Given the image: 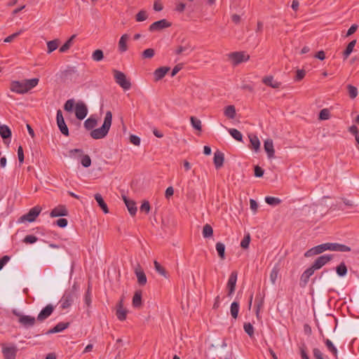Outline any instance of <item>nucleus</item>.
Returning a JSON list of instances; mask_svg holds the SVG:
<instances>
[{"instance_id":"nucleus-58","label":"nucleus","mask_w":359,"mask_h":359,"mask_svg":"<svg viewBox=\"0 0 359 359\" xmlns=\"http://www.w3.org/2000/svg\"><path fill=\"white\" fill-rule=\"evenodd\" d=\"M250 242V235L249 233H248L247 235H245L244 236V238H243V240L241 242V248H243L244 249L248 248Z\"/></svg>"},{"instance_id":"nucleus-21","label":"nucleus","mask_w":359,"mask_h":359,"mask_svg":"<svg viewBox=\"0 0 359 359\" xmlns=\"http://www.w3.org/2000/svg\"><path fill=\"white\" fill-rule=\"evenodd\" d=\"M264 148L269 158L271 159L275 158V150L273 148V140L271 139H267L264 141Z\"/></svg>"},{"instance_id":"nucleus-34","label":"nucleus","mask_w":359,"mask_h":359,"mask_svg":"<svg viewBox=\"0 0 359 359\" xmlns=\"http://www.w3.org/2000/svg\"><path fill=\"white\" fill-rule=\"evenodd\" d=\"M264 294L262 295L260 293L257 294L255 297L256 316L257 318L259 317L260 308L262 307L264 304Z\"/></svg>"},{"instance_id":"nucleus-52","label":"nucleus","mask_w":359,"mask_h":359,"mask_svg":"<svg viewBox=\"0 0 359 359\" xmlns=\"http://www.w3.org/2000/svg\"><path fill=\"white\" fill-rule=\"evenodd\" d=\"M155 55V50L153 48H147L142 53V57L143 59L152 58Z\"/></svg>"},{"instance_id":"nucleus-5","label":"nucleus","mask_w":359,"mask_h":359,"mask_svg":"<svg viewBox=\"0 0 359 359\" xmlns=\"http://www.w3.org/2000/svg\"><path fill=\"white\" fill-rule=\"evenodd\" d=\"M229 58L231 60L233 65L236 66L243 62L249 60L250 55L245 54L243 51L233 52L229 54Z\"/></svg>"},{"instance_id":"nucleus-54","label":"nucleus","mask_w":359,"mask_h":359,"mask_svg":"<svg viewBox=\"0 0 359 359\" xmlns=\"http://www.w3.org/2000/svg\"><path fill=\"white\" fill-rule=\"evenodd\" d=\"M245 332L250 337L254 335V327L250 323H245L243 325Z\"/></svg>"},{"instance_id":"nucleus-29","label":"nucleus","mask_w":359,"mask_h":359,"mask_svg":"<svg viewBox=\"0 0 359 359\" xmlns=\"http://www.w3.org/2000/svg\"><path fill=\"white\" fill-rule=\"evenodd\" d=\"M250 148L253 149L255 151H258L260 148V142L259 138L255 135H249Z\"/></svg>"},{"instance_id":"nucleus-8","label":"nucleus","mask_w":359,"mask_h":359,"mask_svg":"<svg viewBox=\"0 0 359 359\" xmlns=\"http://www.w3.org/2000/svg\"><path fill=\"white\" fill-rule=\"evenodd\" d=\"M332 259V255H324L318 257L313 264L311 265V267L313 268L314 271L320 269L323 266H324L326 264L330 262Z\"/></svg>"},{"instance_id":"nucleus-37","label":"nucleus","mask_w":359,"mask_h":359,"mask_svg":"<svg viewBox=\"0 0 359 359\" xmlns=\"http://www.w3.org/2000/svg\"><path fill=\"white\" fill-rule=\"evenodd\" d=\"M154 264L156 272H158L160 275L163 276L165 278H168V273L163 266H161L157 261H154Z\"/></svg>"},{"instance_id":"nucleus-7","label":"nucleus","mask_w":359,"mask_h":359,"mask_svg":"<svg viewBox=\"0 0 359 359\" xmlns=\"http://www.w3.org/2000/svg\"><path fill=\"white\" fill-rule=\"evenodd\" d=\"M13 314L19 318L18 322L25 327H32L36 323V319L33 316L22 315L16 311H13Z\"/></svg>"},{"instance_id":"nucleus-15","label":"nucleus","mask_w":359,"mask_h":359,"mask_svg":"<svg viewBox=\"0 0 359 359\" xmlns=\"http://www.w3.org/2000/svg\"><path fill=\"white\" fill-rule=\"evenodd\" d=\"M54 307L52 304H48L38 314L37 320L42 322L47 319L53 312Z\"/></svg>"},{"instance_id":"nucleus-48","label":"nucleus","mask_w":359,"mask_h":359,"mask_svg":"<svg viewBox=\"0 0 359 359\" xmlns=\"http://www.w3.org/2000/svg\"><path fill=\"white\" fill-rule=\"evenodd\" d=\"M229 133L235 140L239 142H242L243 135L239 130L235 128H231L229 130Z\"/></svg>"},{"instance_id":"nucleus-32","label":"nucleus","mask_w":359,"mask_h":359,"mask_svg":"<svg viewBox=\"0 0 359 359\" xmlns=\"http://www.w3.org/2000/svg\"><path fill=\"white\" fill-rule=\"evenodd\" d=\"M95 199L97 202L98 205L101 208V209L103 210L104 213L109 212V209L107 207V205L104 202L103 198L102 197L101 194H96L95 195Z\"/></svg>"},{"instance_id":"nucleus-23","label":"nucleus","mask_w":359,"mask_h":359,"mask_svg":"<svg viewBox=\"0 0 359 359\" xmlns=\"http://www.w3.org/2000/svg\"><path fill=\"white\" fill-rule=\"evenodd\" d=\"M129 38L130 36L127 34H124L121 36L118 43V49L121 53H125L128 50V47L127 45V41H128Z\"/></svg>"},{"instance_id":"nucleus-62","label":"nucleus","mask_w":359,"mask_h":359,"mask_svg":"<svg viewBox=\"0 0 359 359\" xmlns=\"http://www.w3.org/2000/svg\"><path fill=\"white\" fill-rule=\"evenodd\" d=\"M306 75V71L304 69H298L297 71L295 81H299L304 79Z\"/></svg>"},{"instance_id":"nucleus-43","label":"nucleus","mask_w":359,"mask_h":359,"mask_svg":"<svg viewBox=\"0 0 359 359\" xmlns=\"http://www.w3.org/2000/svg\"><path fill=\"white\" fill-rule=\"evenodd\" d=\"M58 45H59L58 39H54V40L48 41L47 42V48H48L47 53H50L53 51L55 50L57 48Z\"/></svg>"},{"instance_id":"nucleus-57","label":"nucleus","mask_w":359,"mask_h":359,"mask_svg":"<svg viewBox=\"0 0 359 359\" xmlns=\"http://www.w3.org/2000/svg\"><path fill=\"white\" fill-rule=\"evenodd\" d=\"M81 165L85 168H88L91 165V159L90 156L87 154L83 155L81 160Z\"/></svg>"},{"instance_id":"nucleus-33","label":"nucleus","mask_w":359,"mask_h":359,"mask_svg":"<svg viewBox=\"0 0 359 359\" xmlns=\"http://www.w3.org/2000/svg\"><path fill=\"white\" fill-rule=\"evenodd\" d=\"M224 116L229 118L233 119L236 117V111L233 105H229L224 108Z\"/></svg>"},{"instance_id":"nucleus-64","label":"nucleus","mask_w":359,"mask_h":359,"mask_svg":"<svg viewBox=\"0 0 359 359\" xmlns=\"http://www.w3.org/2000/svg\"><path fill=\"white\" fill-rule=\"evenodd\" d=\"M313 354L315 359H324L323 357V353L318 348H314L313 350Z\"/></svg>"},{"instance_id":"nucleus-61","label":"nucleus","mask_w":359,"mask_h":359,"mask_svg":"<svg viewBox=\"0 0 359 359\" xmlns=\"http://www.w3.org/2000/svg\"><path fill=\"white\" fill-rule=\"evenodd\" d=\"M74 106V100L70 99L66 101L64 105V109L67 111H71Z\"/></svg>"},{"instance_id":"nucleus-24","label":"nucleus","mask_w":359,"mask_h":359,"mask_svg":"<svg viewBox=\"0 0 359 359\" xmlns=\"http://www.w3.org/2000/svg\"><path fill=\"white\" fill-rule=\"evenodd\" d=\"M69 326V323H63L60 322L57 323L55 327H53L52 329H50L46 332V334H50L54 333H57L62 332L65 329H67Z\"/></svg>"},{"instance_id":"nucleus-27","label":"nucleus","mask_w":359,"mask_h":359,"mask_svg":"<svg viewBox=\"0 0 359 359\" xmlns=\"http://www.w3.org/2000/svg\"><path fill=\"white\" fill-rule=\"evenodd\" d=\"M182 43H184V44L179 46L175 50V53L177 55H181L182 53L187 55L193 50L189 42H184L183 41Z\"/></svg>"},{"instance_id":"nucleus-28","label":"nucleus","mask_w":359,"mask_h":359,"mask_svg":"<svg viewBox=\"0 0 359 359\" xmlns=\"http://www.w3.org/2000/svg\"><path fill=\"white\" fill-rule=\"evenodd\" d=\"M169 70L170 68L168 67H161L156 69L154 72L155 81H158L162 79Z\"/></svg>"},{"instance_id":"nucleus-11","label":"nucleus","mask_w":359,"mask_h":359,"mask_svg":"<svg viewBox=\"0 0 359 359\" xmlns=\"http://www.w3.org/2000/svg\"><path fill=\"white\" fill-rule=\"evenodd\" d=\"M57 124L60 132L65 136H69V129L65 123V119L62 116V111L58 109L56 115Z\"/></svg>"},{"instance_id":"nucleus-17","label":"nucleus","mask_w":359,"mask_h":359,"mask_svg":"<svg viewBox=\"0 0 359 359\" xmlns=\"http://www.w3.org/2000/svg\"><path fill=\"white\" fill-rule=\"evenodd\" d=\"M237 281V272H231L227 283L228 295L231 296L235 291Z\"/></svg>"},{"instance_id":"nucleus-38","label":"nucleus","mask_w":359,"mask_h":359,"mask_svg":"<svg viewBox=\"0 0 359 359\" xmlns=\"http://www.w3.org/2000/svg\"><path fill=\"white\" fill-rule=\"evenodd\" d=\"M83 125L86 130H93L97 125V120L90 116L84 121Z\"/></svg>"},{"instance_id":"nucleus-14","label":"nucleus","mask_w":359,"mask_h":359,"mask_svg":"<svg viewBox=\"0 0 359 359\" xmlns=\"http://www.w3.org/2000/svg\"><path fill=\"white\" fill-rule=\"evenodd\" d=\"M88 114V108L86 105L81 102L76 104L75 115L79 120H83Z\"/></svg>"},{"instance_id":"nucleus-49","label":"nucleus","mask_w":359,"mask_h":359,"mask_svg":"<svg viewBox=\"0 0 359 359\" xmlns=\"http://www.w3.org/2000/svg\"><path fill=\"white\" fill-rule=\"evenodd\" d=\"M265 202L270 205L276 206L281 203V200L276 197L266 196L265 198Z\"/></svg>"},{"instance_id":"nucleus-39","label":"nucleus","mask_w":359,"mask_h":359,"mask_svg":"<svg viewBox=\"0 0 359 359\" xmlns=\"http://www.w3.org/2000/svg\"><path fill=\"white\" fill-rule=\"evenodd\" d=\"M325 344L327 346L329 351H330L333 355L337 358V349L333 344V343L328 339L324 340Z\"/></svg>"},{"instance_id":"nucleus-55","label":"nucleus","mask_w":359,"mask_h":359,"mask_svg":"<svg viewBox=\"0 0 359 359\" xmlns=\"http://www.w3.org/2000/svg\"><path fill=\"white\" fill-rule=\"evenodd\" d=\"M330 117V112L328 109H323L319 113L320 120H327Z\"/></svg>"},{"instance_id":"nucleus-51","label":"nucleus","mask_w":359,"mask_h":359,"mask_svg":"<svg viewBox=\"0 0 359 359\" xmlns=\"http://www.w3.org/2000/svg\"><path fill=\"white\" fill-rule=\"evenodd\" d=\"M190 121L193 128L197 130H201V121L198 118L194 116H191L190 118Z\"/></svg>"},{"instance_id":"nucleus-10","label":"nucleus","mask_w":359,"mask_h":359,"mask_svg":"<svg viewBox=\"0 0 359 359\" xmlns=\"http://www.w3.org/2000/svg\"><path fill=\"white\" fill-rule=\"evenodd\" d=\"M74 291H66L60 300V307L62 309L69 308L74 302Z\"/></svg>"},{"instance_id":"nucleus-31","label":"nucleus","mask_w":359,"mask_h":359,"mask_svg":"<svg viewBox=\"0 0 359 359\" xmlns=\"http://www.w3.org/2000/svg\"><path fill=\"white\" fill-rule=\"evenodd\" d=\"M356 44V40L354 39L351 41L346 46V49L344 50L342 55L344 60H346L351 53L353 52V50Z\"/></svg>"},{"instance_id":"nucleus-56","label":"nucleus","mask_w":359,"mask_h":359,"mask_svg":"<svg viewBox=\"0 0 359 359\" xmlns=\"http://www.w3.org/2000/svg\"><path fill=\"white\" fill-rule=\"evenodd\" d=\"M150 209L151 206L148 201H144L140 208V212H144L145 214H148L150 211Z\"/></svg>"},{"instance_id":"nucleus-53","label":"nucleus","mask_w":359,"mask_h":359,"mask_svg":"<svg viewBox=\"0 0 359 359\" xmlns=\"http://www.w3.org/2000/svg\"><path fill=\"white\" fill-rule=\"evenodd\" d=\"M278 272H279V269L276 266L273 267V269L271 270V273H270V280L272 284L276 283V281L278 278Z\"/></svg>"},{"instance_id":"nucleus-63","label":"nucleus","mask_w":359,"mask_h":359,"mask_svg":"<svg viewBox=\"0 0 359 359\" xmlns=\"http://www.w3.org/2000/svg\"><path fill=\"white\" fill-rule=\"evenodd\" d=\"M163 9V4L160 0H155L154 3V10L155 11L159 12Z\"/></svg>"},{"instance_id":"nucleus-47","label":"nucleus","mask_w":359,"mask_h":359,"mask_svg":"<svg viewBox=\"0 0 359 359\" xmlns=\"http://www.w3.org/2000/svg\"><path fill=\"white\" fill-rule=\"evenodd\" d=\"M92 59L95 62H100L104 59V53L100 49L95 50L92 54Z\"/></svg>"},{"instance_id":"nucleus-13","label":"nucleus","mask_w":359,"mask_h":359,"mask_svg":"<svg viewBox=\"0 0 359 359\" xmlns=\"http://www.w3.org/2000/svg\"><path fill=\"white\" fill-rule=\"evenodd\" d=\"M172 25L171 22L165 19H162L153 22L149 27L150 32L160 31L164 28L170 27Z\"/></svg>"},{"instance_id":"nucleus-2","label":"nucleus","mask_w":359,"mask_h":359,"mask_svg":"<svg viewBox=\"0 0 359 359\" xmlns=\"http://www.w3.org/2000/svg\"><path fill=\"white\" fill-rule=\"evenodd\" d=\"M111 121L112 114L110 111H107L102 126L99 128L92 130L90 137L95 140H100L107 136L111 125Z\"/></svg>"},{"instance_id":"nucleus-25","label":"nucleus","mask_w":359,"mask_h":359,"mask_svg":"<svg viewBox=\"0 0 359 359\" xmlns=\"http://www.w3.org/2000/svg\"><path fill=\"white\" fill-rule=\"evenodd\" d=\"M214 164L216 169H219L223 166L224 156V154L219 151H217L214 155Z\"/></svg>"},{"instance_id":"nucleus-16","label":"nucleus","mask_w":359,"mask_h":359,"mask_svg":"<svg viewBox=\"0 0 359 359\" xmlns=\"http://www.w3.org/2000/svg\"><path fill=\"white\" fill-rule=\"evenodd\" d=\"M135 273L137 278V283L140 286H144L147 284V279L146 274L140 264H137L135 269Z\"/></svg>"},{"instance_id":"nucleus-9","label":"nucleus","mask_w":359,"mask_h":359,"mask_svg":"<svg viewBox=\"0 0 359 359\" xmlns=\"http://www.w3.org/2000/svg\"><path fill=\"white\" fill-rule=\"evenodd\" d=\"M326 250H329L328 243L320 244V245H316L313 248H311V249L308 250L304 253V257H313V256L321 254Z\"/></svg>"},{"instance_id":"nucleus-50","label":"nucleus","mask_w":359,"mask_h":359,"mask_svg":"<svg viewBox=\"0 0 359 359\" xmlns=\"http://www.w3.org/2000/svg\"><path fill=\"white\" fill-rule=\"evenodd\" d=\"M148 18V15L146 11L141 10L135 15V20L137 22H142Z\"/></svg>"},{"instance_id":"nucleus-6","label":"nucleus","mask_w":359,"mask_h":359,"mask_svg":"<svg viewBox=\"0 0 359 359\" xmlns=\"http://www.w3.org/2000/svg\"><path fill=\"white\" fill-rule=\"evenodd\" d=\"M1 347L4 359H15L18 351L15 345L7 346L6 344H2Z\"/></svg>"},{"instance_id":"nucleus-18","label":"nucleus","mask_w":359,"mask_h":359,"mask_svg":"<svg viewBox=\"0 0 359 359\" xmlns=\"http://www.w3.org/2000/svg\"><path fill=\"white\" fill-rule=\"evenodd\" d=\"M67 215L68 210L64 205H60L57 207L53 208L50 213V216L51 217H57Z\"/></svg>"},{"instance_id":"nucleus-19","label":"nucleus","mask_w":359,"mask_h":359,"mask_svg":"<svg viewBox=\"0 0 359 359\" xmlns=\"http://www.w3.org/2000/svg\"><path fill=\"white\" fill-rule=\"evenodd\" d=\"M314 270L311 266L306 269L300 277V286L305 287L309 283L310 277L314 273Z\"/></svg>"},{"instance_id":"nucleus-1","label":"nucleus","mask_w":359,"mask_h":359,"mask_svg":"<svg viewBox=\"0 0 359 359\" xmlns=\"http://www.w3.org/2000/svg\"><path fill=\"white\" fill-rule=\"evenodd\" d=\"M39 81V79L37 78L25 79L22 81H13L11 83L10 90L18 94H25L36 86Z\"/></svg>"},{"instance_id":"nucleus-36","label":"nucleus","mask_w":359,"mask_h":359,"mask_svg":"<svg viewBox=\"0 0 359 359\" xmlns=\"http://www.w3.org/2000/svg\"><path fill=\"white\" fill-rule=\"evenodd\" d=\"M12 133L11 129L6 125H2L0 126V135L4 139H8L11 137Z\"/></svg>"},{"instance_id":"nucleus-40","label":"nucleus","mask_w":359,"mask_h":359,"mask_svg":"<svg viewBox=\"0 0 359 359\" xmlns=\"http://www.w3.org/2000/svg\"><path fill=\"white\" fill-rule=\"evenodd\" d=\"M346 88L348 90V96L351 99H355L358 96V91L355 86L351 84H348L346 86Z\"/></svg>"},{"instance_id":"nucleus-30","label":"nucleus","mask_w":359,"mask_h":359,"mask_svg":"<svg viewBox=\"0 0 359 359\" xmlns=\"http://www.w3.org/2000/svg\"><path fill=\"white\" fill-rule=\"evenodd\" d=\"M142 290L135 291L133 298V306L135 308H139L142 306Z\"/></svg>"},{"instance_id":"nucleus-20","label":"nucleus","mask_w":359,"mask_h":359,"mask_svg":"<svg viewBox=\"0 0 359 359\" xmlns=\"http://www.w3.org/2000/svg\"><path fill=\"white\" fill-rule=\"evenodd\" d=\"M123 200L128 208L130 215L132 217H134L136 215L137 210L136 203L133 200L129 199L126 196H123Z\"/></svg>"},{"instance_id":"nucleus-41","label":"nucleus","mask_w":359,"mask_h":359,"mask_svg":"<svg viewBox=\"0 0 359 359\" xmlns=\"http://www.w3.org/2000/svg\"><path fill=\"white\" fill-rule=\"evenodd\" d=\"M216 250L218 253V256L221 259H225V245L221 243L218 242L216 243Z\"/></svg>"},{"instance_id":"nucleus-35","label":"nucleus","mask_w":359,"mask_h":359,"mask_svg":"<svg viewBox=\"0 0 359 359\" xmlns=\"http://www.w3.org/2000/svg\"><path fill=\"white\" fill-rule=\"evenodd\" d=\"M76 34H73L72 36H71V37L60 48L59 51L60 53L67 52L73 45V41L76 38Z\"/></svg>"},{"instance_id":"nucleus-59","label":"nucleus","mask_w":359,"mask_h":359,"mask_svg":"<svg viewBox=\"0 0 359 359\" xmlns=\"http://www.w3.org/2000/svg\"><path fill=\"white\" fill-rule=\"evenodd\" d=\"M37 241L38 238L34 235H27L23 239V242L27 244H33Z\"/></svg>"},{"instance_id":"nucleus-12","label":"nucleus","mask_w":359,"mask_h":359,"mask_svg":"<svg viewBox=\"0 0 359 359\" xmlns=\"http://www.w3.org/2000/svg\"><path fill=\"white\" fill-rule=\"evenodd\" d=\"M128 312V310L123 307V297H122L116 304V316L119 320L123 321L126 319Z\"/></svg>"},{"instance_id":"nucleus-46","label":"nucleus","mask_w":359,"mask_h":359,"mask_svg":"<svg viewBox=\"0 0 359 359\" xmlns=\"http://www.w3.org/2000/svg\"><path fill=\"white\" fill-rule=\"evenodd\" d=\"M337 273L339 276H344L347 273V267L344 262H341L336 268Z\"/></svg>"},{"instance_id":"nucleus-22","label":"nucleus","mask_w":359,"mask_h":359,"mask_svg":"<svg viewBox=\"0 0 359 359\" xmlns=\"http://www.w3.org/2000/svg\"><path fill=\"white\" fill-rule=\"evenodd\" d=\"M328 249L332 251L337 252H350L351 248L340 243H328Z\"/></svg>"},{"instance_id":"nucleus-42","label":"nucleus","mask_w":359,"mask_h":359,"mask_svg":"<svg viewBox=\"0 0 359 359\" xmlns=\"http://www.w3.org/2000/svg\"><path fill=\"white\" fill-rule=\"evenodd\" d=\"M203 236L204 238H210L213 236V229L210 224H206L203 226Z\"/></svg>"},{"instance_id":"nucleus-60","label":"nucleus","mask_w":359,"mask_h":359,"mask_svg":"<svg viewBox=\"0 0 359 359\" xmlns=\"http://www.w3.org/2000/svg\"><path fill=\"white\" fill-rule=\"evenodd\" d=\"M23 30L20 29V31L11 34L10 36L5 38L4 41L5 43H10L13 41L15 38H17L20 34H21Z\"/></svg>"},{"instance_id":"nucleus-3","label":"nucleus","mask_w":359,"mask_h":359,"mask_svg":"<svg viewBox=\"0 0 359 359\" xmlns=\"http://www.w3.org/2000/svg\"><path fill=\"white\" fill-rule=\"evenodd\" d=\"M113 74L116 83L124 90H128L131 88V83L130 80L126 78V76L123 72L114 69Z\"/></svg>"},{"instance_id":"nucleus-26","label":"nucleus","mask_w":359,"mask_h":359,"mask_svg":"<svg viewBox=\"0 0 359 359\" xmlns=\"http://www.w3.org/2000/svg\"><path fill=\"white\" fill-rule=\"evenodd\" d=\"M262 82L273 88H279L281 86V83L277 81L273 80V77L272 76H267L262 79Z\"/></svg>"},{"instance_id":"nucleus-4","label":"nucleus","mask_w":359,"mask_h":359,"mask_svg":"<svg viewBox=\"0 0 359 359\" xmlns=\"http://www.w3.org/2000/svg\"><path fill=\"white\" fill-rule=\"evenodd\" d=\"M41 212V208L39 205H36L31 208L27 214L21 216L19 219V222H33L36 220V217L39 215Z\"/></svg>"},{"instance_id":"nucleus-44","label":"nucleus","mask_w":359,"mask_h":359,"mask_svg":"<svg viewBox=\"0 0 359 359\" xmlns=\"http://www.w3.org/2000/svg\"><path fill=\"white\" fill-rule=\"evenodd\" d=\"M230 311L231 316L234 319H236L239 311V303L237 302H232L231 304Z\"/></svg>"},{"instance_id":"nucleus-45","label":"nucleus","mask_w":359,"mask_h":359,"mask_svg":"<svg viewBox=\"0 0 359 359\" xmlns=\"http://www.w3.org/2000/svg\"><path fill=\"white\" fill-rule=\"evenodd\" d=\"M77 70L75 67H67V68L62 72V75L64 78L68 79L72 75L76 74Z\"/></svg>"}]
</instances>
